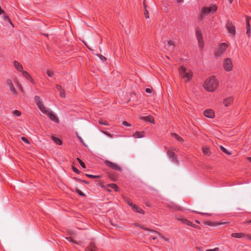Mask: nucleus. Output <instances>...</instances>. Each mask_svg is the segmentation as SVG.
I'll use <instances>...</instances> for the list:
<instances>
[{
	"label": "nucleus",
	"instance_id": "1",
	"mask_svg": "<svg viewBox=\"0 0 251 251\" xmlns=\"http://www.w3.org/2000/svg\"><path fill=\"white\" fill-rule=\"evenodd\" d=\"M35 102L40 111L46 114L50 119L55 123L59 122L57 116L50 109L46 107L43 102L42 100L39 96H35L34 98Z\"/></svg>",
	"mask_w": 251,
	"mask_h": 251
},
{
	"label": "nucleus",
	"instance_id": "2",
	"mask_svg": "<svg viewBox=\"0 0 251 251\" xmlns=\"http://www.w3.org/2000/svg\"><path fill=\"white\" fill-rule=\"evenodd\" d=\"M218 81L215 76H211L207 78L203 83L204 88L208 92H214L218 88Z\"/></svg>",
	"mask_w": 251,
	"mask_h": 251
},
{
	"label": "nucleus",
	"instance_id": "3",
	"mask_svg": "<svg viewBox=\"0 0 251 251\" xmlns=\"http://www.w3.org/2000/svg\"><path fill=\"white\" fill-rule=\"evenodd\" d=\"M179 73L181 78L184 82H188L192 77L193 73L192 71L184 66L180 67Z\"/></svg>",
	"mask_w": 251,
	"mask_h": 251
},
{
	"label": "nucleus",
	"instance_id": "4",
	"mask_svg": "<svg viewBox=\"0 0 251 251\" xmlns=\"http://www.w3.org/2000/svg\"><path fill=\"white\" fill-rule=\"evenodd\" d=\"M228 47V45L226 43H221L219 45V48L215 53V56L217 58L221 57L224 53V52Z\"/></svg>",
	"mask_w": 251,
	"mask_h": 251
},
{
	"label": "nucleus",
	"instance_id": "5",
	"mask_svg": "<svg viewBox=\"0 0 251 251\" xmlns=\"http://www.w3.org/2000/svg\"><path fill=\"white\" fill-rule=\"evenodd\" d=\"M178 150L176 148L172 147L171 148V150H169L167 151V154L169 158H171L172 161L176 164H178L179 163V161L174 151H177Z\"/></svg>",
	"mask_w": 251,
	"mask_h": 251
},
{
	"label": "nucleus",
	"instance_id": "6",
	"mask_svg": "<svg viewBox=\"0 0 251 251\" xmlns=\"http://www.w3.org/2000/svg\"><path fill=\"white\" fill-rule=\"evenodd\" d=\"M223 66L224 70L227 72L231 71L233 69L232 60L229 58H226L223 60Z\"/></svg>",
	"mask_w": 251,
	"mask_h": 251
},
{
	"label": "nucleus",
	"instance_id": "7",
	"mask_svg": "<svg viewBox=\"0 0 251 251\" xmlns=\"http://www.w3.org/2000/svg\"><path fill=\"white\" fill-rule=\"evenodd\" d=\"M196 35L199 42V47L202 49L204 46V42L201 31L199 29H197L196 32Z\"/></svg>",
	"mask_w": 251,
	"mask_h": 251
},
{
	"label": "nucleus",
	"instance_id": "8",
	"mask_svg": "<svg viewBox=\"0 0 251 251\" xmlns=\"http://www.w3.org/2000/svg\"><path fill=\"white\" fill-rule=\"evenodd\" d=\"M217 9V7L215 5H212L209 7H204L202 10V14L206 15L210 12H215Z\"/></svg>",
	"mask_w": 251,
	"mask_h": 251
},
{
	"label": "nucleus",
	"instance_id": "9",
	"mask_svg": "<svg viewBox=\"0 0 251 251\" xmlns=\"http://www.w3.org/2000/svg\"><path fill=\"white\" fill-rule=\"evenodd\" d=\"M177 220L180 221L183 224L188 225L195 228L200 229V227L199 226L194 224L192 222L190 221L189 220L184 218H177Z\"/></svg>",
	"mask_w": 251,
	"mask_h": 251
},
{
	"label": "nucleus",
	"instance_id": "10",
	"mask_svg": "<svg viewBox=\"0 0 251 251\" xmlns=\"http://www.w3.org/2000/svg\"><path fill=\"white\" fill-rule=\"evenodd\" d=\"M105 164L108 167L119 171H122V169L121 167L118 166L117 164L112 162L108 160H105Z\"/></svg>",
	"mask_w": 251,
	"mask_h": 251
},
{
	"label": "nucleus",
	"instance_id": "11",
	"mask_svg": "<svg viewBox=\"0 0 251 251\" xmlns=\"http://www.w3.org/2000/svg\"><path fill=\"white\" fill-rule=\"evenodd\" d=\"M6 84L9 87L10 91L12 94L14 96L17 95V92L14 87V86L10 79H8L6 81Z\"/></svg>",
	"mask_w": 251,
	"mask_h": 251
},
{
	"label": "nucleus",
	"instance_id": "12",
	"mask_svg": "<svg viewBox=\"0 0 251 251\" xmlns=\"http://www.w3.org/2000/svg\"><path fill=\"white\" fill-rule=\"evenodd\" d=\"M226 27L229 33L231 35H234L235 34V27L231 22H228L226 23Z\"/></svg>",
	"mask_w": 251,
	"mask_h": 251
},
{
	"label": "nucleus",
	"instance_id": "13",
	"mask_svg": "<svg viewBox=\"0 0 251 251\" xmlns=\"http://www.w3.org/2000/svg\"><path fill=\"white\" fill-rule=\"evenodd\" d=\"M149 236L150 238L152 239L153 240L156 239L158 237H160L161 238H163L165 240L167 241V239L164 238L160 233L156 231H150L149 233Z\"/></svg>",
	"mask_w": 251,
	"mask_h": 251
},
{
	"label": "nucleus",
	"instance_id": "14",
	"mask_svg": "<svg viewBox=\"0 0 251 251\" xmlns=\"http://www.w3.org/2000/svg\"><path fill=\"white\" fill-rule=\"evenodd\" d=\"M204 115L209 118H213L215 116L214 112L212 109L205 110L203 112Z\"/></svg>",
	"mask_w": 251,
	"mask_h": 251
},
{
	"label": "nucleus",
	"instance_id": "15",
	"mask_svg": "<svg viewBox=\"0 0 251 251\" xmlns=\"http://www.w3.org/2000/svg\"><path fill=\"white\" fill-rule=\"evenodd\" d=\"M141 119L146 122H150L151 124H154V118L151 115L142 117L141 118Z\"/></svg>",
	"mask_w": 251,
	"mask_h": 251
},
{
	"label": "nucleus",
	"instance_id": "16",
	"mask_svg": "<svg viewBox=\"0 0 251 251\" xmlns=\"http://www.w3.org/2000/svg\"><path fill=\"white\" fill-rule=\"evenodd\" d=\"M233 101V98L232 97H229L226 98L224 101L223 103L225 106H228L230 105Z\"/></svg>",
	"mask_w": 251,
	"mask_h": 251
},
{
	"label": "nucleus",
	"instance_id": "17",
	"mask_svg": "<svg viewBox=\"0 0 251 251\" xmlns=\"http://www.w3.org/2000/svg\"><path fill=\"white\" fill-rule=\"evenodd\" d=\"M97 248L93 242H91L85 249V251H97Z\"/></svg>",
	"mask_w": 251,
	"mask_h": 251
},
{
	"label": "nucleus",
	"instance_id": "18",
	"mask_svg": "<svg viewBox=\"0 0 251 251\" xmlns=\"http://www.w3.org/2000/svg\"><path fill=\"white\" fill-rule=\"evenodd\" d=\"M13 65L15 69L19 72H21L23 70V67L22 65L18 61H14L13 62Z\"/></svg>",
	"mask_w": 251,
	"mask_h": 251
},
{
	"label": "nucleus",
	"instance_id": "19",
	"mask_svg": "<svg viewBox=\"0 0 251 251\" xmlns=\"http://www.w3.org/2000/svg\"><path fill=\"white\" fill-rule=\"evenodd\" d=\"M246 21V24H247V34L248 35V36L249 37H250L251 36V26H250V22H249V18L247 17Z\"/></svg>",
	"mask_w": 251,
	"mask_h": 251
},
{
	"label": "nucleus",
	"instance_id": "20",
	"mask_svg": "<svg viewBox=\"0 0 251 251\" xmlns=\"http://www.w3.org/2000/svg\"><path fill=\"white\" fill-rule=\"evenodd\" d=\"M145 132L144 131H136L133 135L135 138H142L145 136Z\"/></svg>",
	"mask_w": 251,
	"mask_h": 251
},
{
	"label": "nucleus",
	"instance_id": "21",
	"mask_svg": "<svg viewBox=\"0 0 251 251\" xmlns=\"http://www.w3.org/2000/svg\"><path fill=\"white\" fill-rule=\"evenodd\" d=\"M132 209L135 212H136L139 213L140 214H144L143 210L141 208L138 207L137 205H136L135 204H134V205H133V207H132Z\"/></svg>",
	"mask_w": 251,
	"mask_h": 251
},
{
	"label": "nucleus",
	"instance_id": "22",
	"mask_svg": "<svg viewBox=\"0 0 251 251\" xmlns=\"http://www.w3.org/2000/svg\"><path fill=\"white\" fill-rule=\"evenodd\" d=\"M231 236L236 238H242L245 236V234L243 233H233L231 234Z\"/></svg>",
	"mask_w": 251,
	"mask_h": 251
},
{
	"label": "nucleus",
	"instance_id": "23",
	"mask_svg": "<svg viewBox=\"0 0 251 251\" xmlns=\"http://www.w3.org/2000/svg\"><path fill=\"white\" fill-rule=\"evenodd\" d=\"M202 152L204 154L209 156L210 154L209 148L207 147L203 146L202 148Z\"/></svg>",
	"mask_w": 251,
	"mask_h": 251
},
{
	"label": "nucleus",
	"instance_id": "24",
	"mask_svg": "<svg viewBox=\"0 0 251 251\" xmlns=\"http://www.w3.org/2000/svg\"><path fill=\"white\" fill-rule=\"evenodd\" d=\"M172 137L175 138L176 140L178 142H183V139L179 135L177 134L176 133H172Z\"/></svg>",
	"mask_w": 251,
	"mask_h": 251
},
{
	"label": "nucleus",
	"instance_id": "25",
	"mask_svg": "<svg viewBox=\"0 0 251 251\" xmlns=\"http://www.w3.org/2000/svg\"><path fill=\"white\" fill-rule=\"evenodd\" d=\"M52 140L53 141V142H54L56 144H57V145H62V141H61L60 139H59V138H57V137H54V136H52Z\"/></svg>",
	"mask_w": 251,
	"mask_h": 251
},
{
	"label": "nucleus",
	"instance_id": "26",
	"mask_svg": "<svg viewBox=\"0 0 251 251\" xmlns=\"http://www.w3.org/2000/svg\"><path fill=\"white\" fill-rule=\"evenodd\" d=\"M2 18H3V20L8 22L12 26H13V25L11 20H10V19L8 18V16L5 13L4 14L2 15Z\"/></svg>",
	"mask_w": 251,
	"mask_h": 251
},
{
	"label": "nucleus",
	"instance_id": "27",
	"mask_svg": "<svg viewBox=\"0 0 251 251\" xmlns=\"http://www.w3.org/2000/svg\"><path fill=\"white\" fill-rule=\"evenodd\" d=\"M21 73H22L23 75L26 78L28 79L30 78V75L26 71H25L23 70V71L21 72Z\"/></svg>",
	"mask_w": 251,
	"mask_h": 251
},
{
	"label": "nucleus",
	"instance_id": "28",
	"mask_svg": "<svg viewBox=\"0 0 251 251\" xmlns=\"http://www.w3.org/2000/svg\"><path fill=\"white\" fill-rule=\"evenodd\" d=\"M108 186L110 187L111 188L114 189L115 191H118V187L117 185L114 183H111L108 185Z\"/></svg>",
	"mask_w": 251,
	"mask_h": 251
},
{
	"label": "nucleus",
	"instance_id": "29",
	"mask_svg": "<svg viewBox=\"0 0 251 251\" xmlns=\"http://www.w3.org/2000/svg\"><path fill=\"white\" fill-rule=\"evenodd\" d=\"M220 148L221 149V150L224 152L225 153H226V154H228V155H230L231 154V153L229 152L225 148H224V147L223 146H221L220 147Z\"/></svg>",
	"mask_w": 251,
	"mask_h": 251
},
{
	"label": "nucleus",
	"instance_id": "30",
	"mask_svg": "<svg viewBox=\"0 0 251 251\" xmlns=\"http://www.w3.org/2000/svg\"><path fill=\"white\" fill-rule=\"evenodd\" d=\"M21 139L23 142H24L26 144H27V145L30 144V143L29 141L26 138H25V137H21Z\"/></svg>",
	"mask_w": 251,
	"mask_h": 251
},
{
	"label": "nucleus",
	"instance_id": "31",
	"mask_svg": "<svg viewBox=\"0 0 251 251\" xmlns=\"http://www.w3.org/2000/svg\"><path fill=\"white\" fill-rule=\"evenodd\" d=\"M77 160H78L81 167L83 168H85V165L84 163L79 158H77Z\"/></svg>",
	"mask_w": 251,
	"mask_h": 251
},
{
	"label": "nucleus",
	"instance_id": "32",
	"mask_svg": "<svg viewBox=\"0 0 251 251\" xmlns=\"http://www.w3.org/2000/svg\"><path fill=\"white\" fill-rule=\"evenodd\" d=\"M13 114L17 117H19L21 115V112L18 110H14L13 111Z\"/></svg>",
	"mask_w": 251,
	"mask_h": 251
},
{
	"label": "nucleus",
	"instance_id": "33",
	"mask_svg": "<svg viewBox=\"0 0 251 251\" xmlns=\"http://www.w3.org/2000/svg\"><path fill=\"white\" fill-rule=\"evenodd\" d=\"M99 122V124H100V125H105V126H108L109 125L108 122H107L106 121H103L102 120H100Z\"/></svg>",
	"mask_w": 251,
	"mask_h": 251
},
{
	"label": "nucleus",
	"instance_id": "34",
	"mask_svg": "<svg viewBox=\"0 0 251 251\" xmlns=\"http://www.w3.org/2000/svg\"><path fill=\"white\" fill-rule=\"evenodd\" d=\"M60 92V96L62 98H65L66 97L65 90L63 89L61 90Z\"/></svg>",
	"mask_w": 251,
	"mask_h": 251
},
{
	"label": "nucleus",
	"instance_id": "35",
	"mask_svg": "<svg viewBox=\"0 0 251 251\" xmlns=\"http://www.w3.org/2000/svg\"><path fill=\"white\" fill-rule=\"evenodd\" d=\"M47 74L50 77H52L53 75V72L51 71H50V70H48L47 71Z\"/></svg>",
	"mask_w": 251,
	"mask_h": 251
},
{
	"label": "nucleus",
	"instance_id": "36",
	"mask_svg": "<svg viewBox=\"0 0 251 251\" xmlns=\"http://www.w3.org/2000/svg\"><path fill=\"white\" fill-rule=\"evenodd\" d=\"M56 88L57 90L59 92L64 89L61 85L58 84L56 85Z\"/></svg>",
	"mask_w": 251,
	"mask_h": 251
},
{
	"label": "nucleus",
	"instance_id": "37",
	"mask_svg": "<svg viewBox=\"0 0 251 251\" xmlns=\"http://www.w3.org/2000/svg\"><path fill=\"white\" fill-rule=\"evenodd\" d=\"M144 15L146 19L149 18V14L148 10H146L144 12Z\"/></svg>",
	"mask_w": 251,
	"mask_h": 251
},
{
	"label": "nucleus",
	"instance_id": "38",
	"mask_svg": "<svg viewBox=\"0 0 251 251\" xmlns=\"http://www.w3.org/2000/svg\"><path fill=\"white\" fill-rule=\"evenodd\" d=\"M15 81L16 83L17 84V85L19 86V88L21 90V91H23L22 88L21 87V85L19 82L18 80L17 79V78H15Z\"/></svg>",
	"mask_w": 251,
	"mask_h": 251
},
{
	"label": "nucleus",
	"instance_id": "39",
	"mask_svg": "<svg viewBox=\"0 0 251 251\" xmlns=\"http://www.w3.org/2000/svg\"><path fill=\"white\" fill-rule=\"evenodd\" d=\"M244 238H246L247 239L251 241V235H248V234H245V236Z\"/></svg>",
	"mask_w": 251,
	"mask_h": 251
},
{
	"label": "nucleus",
	"instance_id": "40",
	"mask_svg": "<svg viewBox=\"0 0 251 251\" xmlns=\"http://www.w3.org/2000/svg\"><path fill=\"white\" fill-rule=\"evenodd\" d=\"M66 239L69 241V242H72V243H75L74 240L70 237H66Z\"/></svg>",
	"mask_w": 251,
	"mask_h": 251
},
{
	"label": "nucleus",
	"instance_id": "41",
	"mask_svg": "<svg viewBox=\"0 0 251 251\" xmlns=\"http://www.w3.org/2000/svg\"><path fill=\"white\" fill-rule=\"evenodd\" d=\"M123 125L125 126H131V125L129 123H128L126 121H124L123 122Z\"/></svg>",
	"mask_w": 251,
	"mask_h": 251
},
{
	"label": "nucleus",
	"instance_id": "42",
	"mask_svg": "<svg viewBox=\"0 0 251 251\" xmlns=\"http://www.w3.org/2000/svg\"><path fill=\"white\" fill-rule=\"evenodd\" d=\"M167 44L169 46H174V43L172 41H168Z\"/></svg>",
	"mask_w": 251,
	"mask_h": 251
},
{
	"label": "nucleus",
	"instance_id": "43",
	"mask_svg": "<svg viewBox=\"0 0 251 251\" xmlns=\"http://www.w3.org/2000/svg\"><path fill=\"white\" fill-rule=\"evenodd\" d=\"M87 176L90 177V178H97L98 177V176H93V175H87Z\"/></svg>",
	"mask_w": 251,
	"mask_h": 251
},
{
	"label": "nucleus",
	"instance_id": "44",
	"mask_svg": "<svg viewBox=\"0 0 251 251\" xmlns=\"http://www.w3.org/2000/svg\"><path fill=\"white\" fill-rule=\"evenodd\" d=\"M219 251L218 248H215L213 249H209V250H206V251Z\"/></svg>",
	"mask_w": 251,
	"mask_h": 251
},
{
	"label": "nucleus",
	"instance_id": "45",
	"mask_svg": "<svg viewBox=\"0 0 251 251\" xmlns=\"http://www.w3.org/2000/svg\"><path fill=\"white\" fill-rule=\"evenodd\" d=\"M73 170L74 172L78 174L79 173V171L78 169H77L76 168L73 167Z\"/></svg>",
	"mask_w": 251,
	"mask_h": 251
},
{
	"label": "nucleus",
	"instance_id": "46",
	"mask_svg": "<svg viewBox=\"0 0 251 251\" xmlns=\"http://www.w3.org/2000/svg\"><path fill=\"white\" fill-rule=\"evenodd\" d=\"M76 192L80 196H84V194H83V192H82L80 190H76Z\"/></svg>",
	"mask_w": 251,
	"mask_h": 251
},
{
	"label": "nucleus",
	"instance_id": "47",
	"mask_svg": "<svg viewBox=\"0 0 251 251\" xmlns=\"http://www.w3.org/2000/svg\"><path fill=\"white\" fill-rule=\"evenodd\" d=\"M104 134H105L106 135L110 137H112V135L110 133L107 132H105V131H103L102 132Z\"/></svg>",
	"mask_w": 251,
	"mask_h": 251
},
{
	"label": "nucleus",
	"instance_id": "48",
	"mask_svg": "<svg viewBox=\"0 0 251 251\" xmlns=\"http://www.w3.org/2000/svg\"><path fill=\"white\" fill-rule=\"evenodd\" d=\"M146 92L148 93H151L152 92V90L150 88H146Z\"/></svg>",
	"mask_w": 251,
	"mask_h": 251
},
{
	"label": "nucleus",
	"instance_id": "49",
	"mask_svg": "<svg viewBox=\"0 0 251 251\" xmlns=\"http://www.w3.org/2000/svg\"><path fill=\"white\" fill-rule=\"evenodd\" d=\"M128 204L132 208L133 207V205H134L131 201H128L127 202Z\"/></svg>",
	"mask_w": 251,
	"mask_h": 251
},
{
	"label": "nucleus",
	"instance_id": "50",
	"mask_svg": "<svg viewBox=\"0 0 251 251\" xmlns=\"http://www.w3.org/2000/svg\"><path fill=\"white\" fill-rule=\"evenodd\" d=\"M128 204L132 208L133 207V205H134L131 201H128L127 202Z\"/></svg>",
	"mask_w": 251,
	"mask_h": 251
},
{
	"label": "nucleus",
	"instance_id": "51",
	"mask_svg": "<svg viewBox=\"0 0 251 251\" xmlns=\"http://www.w3.org/2000/svg\"><path fill=\"white\" fill-rule=\"evenodd\" d=\"M194 212H196V213H199V214H201V215H209V214H207V213L199 212H197V211H194Z\"/></svg>",
	"mask_w": 251,
	"mask_h": 251
},
{
	"label": "nucleus",
	"instance_id": "52",
	"mask_svg": "<svg viewBox=\"0 0 251 251\" xmlns=\"http://www.w3.org/2000/svg\"><path fill=\"white\" fill-rule=\"evenodd\" d=\"M5 13V11L3 9H1V10H0V15H3Z\"/></svg>",
	"mask_w": 251,
	"mask_h": 251
},
{
	"label": "nucleus",
	"instance_id": "53",
	"mask_svg": "<svg viewBox=\"0 0 251 251\" xmlns=\"http://www.w3.org/2000/svg\"><path fill=\"white\" fill-rule=\"evenodd\" d=\"M135 226H138V227H140V228H142V229H144L143 226H141V225H139V224H136V225H135Z\"/></svg>",
	"mask_w": 251,
	"mask_h": 251
},
{
	"label": "nucleus",
	"instance_id": "54",
	"mask_svg": "<svg viewBox=\"0 0 251 251\" xmlns=\"http://www.w3.org/2000/svg\"><path fill=\"white\" fill-rule=\"evenodd\" d=\"M100 59L103 61H105L106 59V58L104 57V56H101Z\"/></svg>",
	"mask_w": 251,
	"mask_h": 251
},
{
	"label": "nucleus",
	"instance_id": "55",
	"mask_svg": "<svg viewBox=\"0 0 251 251\" xmlns=\"http://www.w3.org/2000/svg\"><path fill=\"white\" fill-rule=\"evenodd\" d=\"M78 138L79 140V141L82 142V143H83V139L81 138V137H80V136H78Z\"/></svg>",
	"mask_w": 251,
	"mask_h": 251
},
{
	"label": "nucleus",
	"instance_id": "56",
	"mask_svg": "<svg viewBox=\"0 0 251 251\" xmlns=\"http://www.w3.org/2000/svg\"><path fill=\"white\" fill-rule=\"evenodd\" d=\"M183 0H177V2L178 3H181L183 2Z\"/></svg>",
	"mask_w": 251,
	"mask_h": 251
},
{
	"label": "nucleus",
	"instance_id": "57",
	"mask_svg": "<svg viewBox=\"0 0 251 251\" xmlns=\"http://www.w3.org/2000/svg\"><path fill=\"white\" fill-rule=\"evenodd\" d=\"M247 159L250 162H251V157H247Z\"/></svg>",
	"mask_w": 251,
	"mask_h": 251
},
{
	"label": "nucleus",
	"instance_id": "58",
	"mask_svg": "<svg viewBox=\"0 0 251 251\" xmlns=\"http://www.w3.org/2000/svg\"><path fill=\"white\" fill-rule=\"evenodd\" d=\"M225 223H226V222H224V223H219L217 225H222V224H225Z\"/></svg>",
	"mask_w": 251,
	"mask_h": 251
},
{
	"label": "nucleus",
	"instance_id": "59",
	"mask_svg": "<svg viewBox=\"0 0 251 251\" xmlns=\"http://www.w3.org/2000/svg\"><path fill=\"white\" fill-rule=\"evenodd\" d=\"M228 0L229 1V3L231 4L233 0Z\"/></svg>",
	"mask_w": 251,
	"mask_h": 251
},
{
	"label": "nucleus",
	"instance_id": "60",
	"mask_svg": "<svg viewBox=\"0 0 251 251\" xmlns=\"http://www.w3.org/2000/svg\"><path fill=\"white\" fill-rule=\"evenodd\" d=\"M196 223H198V224H200V222L198 220H196Z\"/></svg>",
	"mask_w": 251,
	"mask_h": 251
},
{
	"label": "nucleus",
	"instance_id": "61",
	"mask_svg": "<svg viewBox=\"0 0 251 251\" xmlns=\"http://www.w3.org/2000/svg\"><path fill=\"white\" fill-rule=\"evenodd\" d=\"M249 223H251V220H250V221H249L248 222Z\"/></svg>",
	"mask_w": 251,
	"mask_h": 251
}]
</instances>
